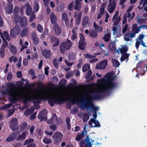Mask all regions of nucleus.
<instances>
[{"mask_svg": "<svg viewBox=\"0 0 147 147\" xmlns=\"http://www.w3.org/2000/svg\"><path fill=\"white\" fill-rule=\"evenodd\" d=\"M18 134L17 132H13L11 133L7 138L6 141L7 142H10L14 140Z\"/></svg>", "mask_w": 147, "mask_h": 147, "instance_id": "nucleus-18", "label": "nucleus"}, {"mask_svg": "<svg viewBox=\"0 0 147 147\" xmlns=\"http://www.w3.org/2000/svg\"><path fill=\"white\" fill-rule=\"evenodd\" d=\"M3 35L2 36L4 38H5L3 37V35L5 37V38L7 40H10V37H9V35L8 33L7 32H6V31H4L3 32V35L2 34H1V35ZM1 36H1V37L2 38Z\"/></svg>", "mask_w": 147, "mask_h": 147, "instance_id": "nucleus-46", "label": "nucleus"}, {"mask_svg": "<svg viewBox=\"0 0 147 147\" xmlns=\"http://www.w3.org/2000/svg\"><path fill=\"white\" fill-rule=\"evenodd\" d=\"M138 23L141 24L145 22L146 20L142 18H141L139 17L137 18Z\"/></svg>", "mask_w": 147, "mask_h": 147, "instance_id": "nucleus-48", "label": "nucleus"}, {"mask_svg": "<svg viewBox=\"0 0 147 147\" xmlns=\"http://www.w3.org/2000/svg\"><path fill=\"white\" fill-rule=\"evenodd\" d=\"M134 15V13L133 12L131 13L129 12H127V13L125 14V18H128V21H130L133 18Z\"/></svg>", "mask_w": 147, "mask_h": 147, "instance_id": "nucleus-33", "label": "nucleus"}, {"mask_svg": "<svg viewBox=\"0 0 147 147\" xmlns=\"http://www.w3.org/2000/svg\"><path fill=\"white\" fill-rule=\"evenodd\" d=\"M42 54L44 57L46 58H50L51 55V52L49 50H45L42 51Z\"/></svg>", "mask_w": 147, "mask_h": 147, "instance_id": "nucleus-25", "label": "nucleus"}, {"mask_svg": "<svg viewBox=\"0 0 147 147\" xmlns=\"http://www.w3.org/2000/svg\"><path fill=\"white\" fill-rule=\"evenodd\" d=\"M36 18V17L35 15L32 13L30 17V19L29 20V22H32Z\"/></svg>", "mask_w": 147, "mask_h": 147, "instance_id": "nucleus-54", "label": "nucleus"}, {"mask_svg": "<svg viewBox=\"0 0 147 147\" xmlns=\"http://www.w3.org/2000/svg\"><path fill=\"white\" fill-rule=\"evenodd\" d=\"M9 127L13 131L16 130L18 128V120L16 118L11 119L9 122Z\"/></svg>", "mask_w": 147, "mask_h": 147, "instance_id": "nucleus-6", "label": "nucleus"}, {"mask_svg": "<svg viewBox=\"0 0 147 147\" xmlns=\"http://www.w3.org/2000/svg\"><path fill=\"white\" fill-rule=\"evenodd\" d=\"M27 20L25 17L21 18L20 20V26L22 27H26L27 25Z\"/></svg>", "mask_w": 147, "mask_h": 147, "instance_id": "nucleus-24", "label": "nucleus"}, {"mask_svg": "<svg viewBox=\"0 0 147 147\" xmlns=\"http://www.w3.org/2000/svg\"><path fill=\"white\" fill-rule=\"evenodd\" d=\"M144 37L145 35L142 34H140L136 38L135 47L137 49H138L139 48V45H141V44L143 42V39L144 38Z\"/></svg>", "mask_w": 147, "mask_h": 147, "instance_id": "nucleus-9", "label": "nucleus"}, {"mask_svg": "<svg viewBox=\"0 0 147 147\" xmlns=\"http://www.w3.org/2000/svg\"><path fill=\"white\" fill-rule=\"evenodd\" d=\"M50 18L51 20V22L52 24L55 25V24H57L56 22L57 20V18L54 13H51Z\"/></svg>", "mask_w": 147, "mask_h": 147, "instance_id": "nucleus-27", "label": "nucleus"}, {"mask_svg": "<svg viewBox=\"0 0 147 147\" xmlns=\"http://www.w3.org/2000/svg\"><path fill=\"white\" fill-rule=\"evenodd\" d=\"M47 122L49 124L55 123L56 125H58L61 123L62 121L61 120L57 119L56 115L54 114L52 115L51 118L47 121Z\"/></svg>", "mask_w": 147, "mask_h": 147, "instance_id": "nucleus-5", "label": "nucleus"}, {"mask_svg": "<svg viewBox=\"0 0 147 147\" xmlns=\"http://www.w3.org/2000/svg\"><path fill=\"white\" fill-rule=\"evenodd\" d=\"M90 69V65L88 64L84 65L82 67V71L86 72Z\"/></svg>", "mask_w": 147, "mask_h": 147, "instance_id": "nucleus-42", "label": "nucleus"}, {"mask_svg": "<svg viewBox=\"0 0 147 147\" xmlns=\"http://www.w3.org/2000/svg\"><path fill=\"white\" fill-rule=\"evenodd\" d=\"M9 48L11 52L13 54H16L17 52V50L16 47H14L11 44H9Z\"/></svg>", "mask_w": 147, "mask_h": 147, "instance_id": "nucleus-32", "label": "nucleus"}, {"mask_svg": "<svg viewBox=\"0 0 147 147\" xmlns=\"http://www.w3.org/2000/svg\"><path fill=\"white\" fill-rule=\"evenodd\" d=\"M112 27V31L114 35L118 36L120 35L121 29V28L117 25H114Z\"/></svg>", "mask_w": 147, "mask_h": 147, "instance_id": "nucleus-12", "label": "nucleus"}, {"mask_svg": "<svg viewBox=\"0 0 147 147\" xmlns=\"http://www.w3.org/2000/svg\"><path fill=\"white\" fill-rule=\"evenodd\" d=\"M61 20L65 22L67 26H68V23H69V21L68 15L66 13L64 12L62 14Z\"/></svg>", "mask_w": 147, "mask_h": 147, "instance_id": "nucleus-20", "label": "nucleus"}, {"mask_svg": "<svg viewBox=\"0 0 147 147\" xmlns=\"http://www.w3.org/2000/svg\"><path fill=\"white\" fill-rule=\"evenodd\" d=\"M89 124L91 127L100 126L99 122L94 119H91L89 121Z\"/></svg>", "mask_w": 147, "mask_h": 147, "instance_id": "nucleus-13", "label": "nucleus"}, {"mask_svg": "<svg viewBox=\"0 0 147 147\" xmlns=\"http://www.w3.org/2000/svg\"><path fill=\"white\" fill-rule=\"evenodd\" d=\"M33 142V139H29L27 140L24 142V145H26L28 144H29L30 143Z\"/></svg>", "mask_w": 147, "mask_h": 147, "instance_id": "nucleus-59", "label": "nucleus"}, {"mask_svg": "<svg viewBox=\"0 0 147 147\" xmlns=\"http://www.w3.org/2000/svg\"><path fill=\"white\" fill-rule=\"evenodd\" d=\"M43 141L44 143L48 144L51 143L52 142V140L48 138L45 137L43 139Z\"/></svg>", "mask_w": 147, "mask_h": 147, "instance_id": "nucleus-44", "label": "nucleus"}, {"mask_svg": "<svg viewBox=\"0 0 147 147\" xmlns=\"http://www.w3.org/2000/svg\"><path fill=\"white\" fill-rule=\"evenodd\" d=\"M34 110L33 108L28 109L25 112L24 114L26 116H28L32 113L34 111Z\"/></svg>", "mask_w": 147, "mask_h": 147, "instance_id": "nucleus-35", "label": "nucleus"}, {"mask_svg": "<svg viewBox=\"0 0 147 147\" xmlns=\"http://www.w3.org/2000/svg\"><path fill=\"white\" fill-rule=\"evenodd\" d=\"M116 3L115 2H113L109 3L108 6L107 10L110 13H112L115 10V8Z\"/></svg>", "mask_w": 147, "mask_h": 147, "instance_id": "nucleus-16", "label": "nucleus"}, {"mask_svg": "<svg viewBox=\"0 0 147 147\" xmlns=\"http://www.w3.org/2000/svg\"><path fill=\"white\" fill-rule=\"evenodd\" d=\"M37 29L38 31L40 33L42 32L43 31V27L39 24L38 25Z\"/></svg>", "mask_w": 147, "mask_h": 147, "instance_id": "nucleus-50", "label": "nucleus"}, {"mask_svg": "<svg viewBox=\"0 0 147 147\" xmlns=\"http://www.w3.org/2000/svg\"><path fill=\"white\" fill-rule=\"evenodd\" d=\"M66 82V80L65 79H63L61 80L60 82V84L61 86H63L65 85Z\"/></svg>", "mask_w": 147, "mask_h": 147, "instance_id": "nucleus-64", "label": "nucleus"}, {"mask_svg": "<svg viewBox=\"0 0 147 147\" xmlns=\"http://www.w3.org/2000/svg\"><path fill=\"white\" fill-rule=\"evenodd\" d=\"M85 56L86 58L90 59L94 58L95 57V56L91 55L90 54H85Z\"/></svg>", "mask_w": 147, "mask_h": 147, "instance_id": "nucleus-62", "label": "nucleus"}, {"mask_svg": "<svg viewBox=\"0 0 147 147\" xmlns=\"http://www.w3.org/2000/svg\"><path fill=\"white\" fill-rule=\"evenodd\" d=\"M129 54L125 53L123 54L121 56L120 58V61H123L125 59H127L129 57Z\"/></svg>", "mask_w": 147, "mask_h": 147, "instance_id": "nucleus-41", "label": "nucleus"}, {"mask_svg": "<svg viewBox=\"0 0 147 147\" xmlns=\"http://www.w3.org/2000/svg\"><path fill=\"white\" fill-rule=\"evenodd\" d=\"M80 118H82L83 121L85 122L88 120L89 118V116L87 113H81L78 115Z\"/></svg>", "mask_w": 147, "mask_h": 147, "instance_id": "nucleus-26", "label": "nucleus"}, {"mask_svg": "<svg viewBox=\"0 0 147 147\" xmlns=\"http://www.w3.org/2000/svg\"><path fill=\"white\" fill-rule=\"evenodd\" d=\"M53 28L55 32V34L56 35H59L61 32V28L57 24H55L53 25Z\"/></svg>", "mask_w": 147, "mask_h": 147, "instance_id": "nucleus-21", "label": "nucleus"}, {"mask_svg": "<svg viewBox=\"0 0 147 147\" xmlns=\"http://www.w3.org/2000/svg\"><path fill=\"white\" fill-rule=\"evenodd\" d=\"M29 32V29L26 28L23 29L20 34V36L21 37L27 36Z\"/></svg>", "mask_w": 147, "mask_h": 147, "instance_id": "nucleus-28", "label": "nucleus"}, {"mask_svg": "<svg viewBox=\"0 0 147 147\" xmlns=\"http://www.w3.org/2000/svg\"><path fill=\"white\" fill-rule=\"evenodd\" d=\"M126 44L127 43L124 45H121V48H118L117 50V52L122 54L126 52L128 50V47L126 45Z\"/></svg>", "mask_w": 147, "mask_h": 147, "instance_id": "nucleus-15", "label": "nucleus"}, {"mask_svg": "<svg viewBox=\"0 0 147 147\" xmlns=\"http://www.w3.org/2000/svg\"><path fill=\"white\" fill-rule=\"evenodd\" d=\"M137 26V24H133L132 26L131 31L133 32L135 34L138 33L141 30L140 26L138 27Z\"/></svg>", "mask_w": 147, "mask_h": 147, "instance_id": "nucleus-23", "label": "nucleus"}, {"mask_svg": "<svg viewBox=\"0 0 147 147\" xmlns=\"http://www.w3.org/2000/svg\"><path fill=\"white\" fill-rule=\"evenodd\" d=\"M104 11H102V10H100L99 13L97 15V19H99L103 15Z\"/></svg>", "mask_w": 147, "mask_h": 147, "instance_id": "nucleus-55", "label": "nucleus"}, {"mask_svg": "<svg viewBox=\"0 0 147 147\" xmlns=\"http://www.w3.org/2000/svg\"><path fill=\"white\" fill-rule=\"evenodd\" d=\"M82 16V12L80 11L78 12L75 11L74 13V17L76 19H81Z\"/></svg>", "mask_w": 147, "mask_h": 147, "instance_id": "nucleus-34", "label": "nucleus"}, {"mask_svg": "<svg viewBox=\"0 0 147 147\" xmlns=\"http://www.w3.org/2000/svg\"><path fill=\"white\" fill-rule=\"evenodd\" d=\"M108 61L105 60L97 64L96 66V69H103L107 66Z\"/></svg>", "mask_w": 147, "mask_h": 147, "instance_id": "nucleus-8", "label": "nucleus"}, {"mask_svg": "<svg viewBox=\"0 0 147 147\" xmlns=\"http://www.w3.org/2000/svg\"><path fill=\"white\" fill-rule=\"evenodd\" d=\"M97 34L93 31L90 32V36L92 37L96 38L97 37Z\"/></svg>", "mask_w": 147, "mask_h": 147, "instance_id": "nucleus-60", "label": "nucleus"}, {"mask_svg": "<svg viewBox=\"0 0 147 147\" xmlns=\"http://www.w3.org/2000/svg\"><path fill=\"white\" fill-rule=\"evenodd\" d=\"M89 18L87 16H85L82 20V26L83 27H86L88 24Z\"/></svg>", "mask_w": 147, "mask_h": 147, "instance_id": "nucleus-30", "label": "nucleus"}, {"mask_svg": "<svg viewBox=\"0 0 147 147\" xmlns=\"http://www.w3.org/2000/svg\"><path fill=\"white\" fill-rule=\"evenodd\" d=\"M143 3L144 5L147 3V0H141L139 5L138 6V8L139 9H141L142 8V4Z\"/></svg>", "mask_w": 147, "mask_h": 147, "instance_id": "nucleus-43", "label": "nucleus"}, {"mask_svg": "<svg viewBox=\"0 0 147 147\" xmlns=\"http://www.w3.org/2000/svg\"><path fill=\"white\" fill-rule=\"evenodd\" d=\"M27 132L26 131H24L21 135H19L17 138L18 140H23L25 139Z\"/></svg>", "mask_w": 147, "mask_h": 147, "instance_id": "nucleus-31", "label": "nucleus"}, {"mask_svg": "<svg viewBox=\"0 0 147 147\" xmlns=\"http://www.w3.org/2000/svg\"><path fill=\"white\" fill-rule=\"evenodd\" d=\"M20 32V28L19 25H16L13 28L11 29L10 32L11 36L13 38H15L17 35Z\"/></svg>", "mask_w": 147, "mask_h": 147, "instance_id": "nucleus-4", "label": "nucleus"}, {"mask_svg": "<svg viewBox=\"0 0 147 147\" xmlns=\"http://www.w3.org/2000/svg\"><path fill=\"white\" fill-rule=\"evenodd\" d=\"M109 48L110 51H114L116 49L115 43L113 42H111L109 44Z\"/></svg>", "mask_w": 147, "mask_h": 147, "instance_id": "nucleus-38", "label": "nucleus"}, {"mask_svg": "<svg viewBox=\"0 0 147 147\" xmlns=\"http://www.w3.org/2000/svg\"><path fill=\"white\" fill-rule=\"evenodd\" d=\"M51 42L53 44V47L57 46L59 43V40L57 38L54 36H52L51 38Z\"/></svg>", "mask_w": 147, "mask_h": 147, "instance_id": "nucleus-22", "label": "nucleus"}, {"mask_svg": "<svg viewBox=\"0 0 147 147\" xmlns=\"http://www.w3.org/2000/svg\"><path fill=\"white\" fill-rule=\"evenodd\" d=\"M81 0H76V5L74 7L75 9L79 11L80 9L81 5L80 3Z\"/></svg>", "mask_w": 147, "mask_h": 147, "instance_id": "nucleus-29", "label": "nucleus"}, {"mask_svg": "<svg viewBox=\"0 0 147 147\" xmlns=\"http://www.w3.org/2000/svg\"><path fill=\"white\" fill-rule=\"evenodd\" d=\"M63 135L62 133L60 132H56L55 133L52 137L53 139L54 143L57 145L59 142L62 140Z\"/></svg>", "mask_w": 147, "mask_h": 147, "instance_id": "nucleus-3", "label": "nucleus"}, {"mask_svg": "<svg viewBox=\"0 0 147 147\" xmlns=\"http://www.w3.org/2000/svg\"><path fill=\"white\" fill-rule=\"evenodd\" d=\"M123 38L124 40L127 42L131 40V38L129 37L127 32H126Z\"/></svg>", "mask_w": 147, "mask_h": 147, "instance_id": "nucleus-45", "label": "nucleus"}, {"mask_svg": "<svg viewBox=\"0 0 147 147\" xmlns=\"http://www.w3.org/2000/svg\"><path fill=\"white\" fill-rule=\"evenodd\" d=\"M12 105V104H6L4 106H3L2 108V109H6L9 108L11 107Z\"/></svg>", "mask_w": 147, "mask_h": 147, "instance_id": "nucleus-61", "label": "nucleus"}, {"mask_svg": "<svg viewBox=\"0 0 147 147\" xmlns=\"http://www.w3.org/2000/svg\"><path fill=\"white\" fill-rule=\"evenodd\" d=\"M77 33L74 31V30H72V34L71 37V39L73 40L76 38H77Z\"/></svg>", "mask_w": 147, "mask_h": 147, "instance_id": "nucleus-49", "label": "nucleus"}, {"mask_svg": "<svg viewBox=\"0 0 147 147\" xmlns=\"http://www.w3.org/2000/svg\"><path fill=\"white\" fill-rule=\"evenodd\" d=\"M13 10V6L11 3L8 4L6 7L5 11V13L7 14L11 13Z\"/></svg>", "mask_w": 147, "mask_h": 147, "instance_id": "nucleus-17", "label": "nucleus"}, {"mask_svg": "<svg viewBox=\"0 0 147 147\" xmlns=\"http://www.w3.org/2000/svg\"><path fill=\"white\" fill-rule=\"evenodd\" d=\"M128 25L126 24L122 28V32L123 34L125 33L127 31L128 28Z\"/></svg>", "mask_w": 147, "mask_h": 147, "instance_id": "nucleus-58", "label": "nucleus"}, {"mask_svg": "<svg viewBox=\"0 0 147 147\" xmlns=\"http://www.w3.org/2000/svg\"><path fill=\"white\" fill-rule=\"evenodd\" d=\"M32 38L33 43L35 45H37L39 42L38 38L37 37L36 34L35 32H33L32 33Z\"/></svg>", "mask_w": 147, "mask_h": 147, "instance_id": "nucleus-19", "label": "nucleus"}, {"mask_svg": "<svg viewBox=\"0 0 147 147\" xmlns=\"http://www.w3.org/2000/svg\"><path fill=\"white\" fill-rule=\"evenodd\" d=\"M1 36L3 40V42L0 49V54L1 57L3 58L5 55L4 50L6 46L7 45V43L5 38L2 36L3 35H2Z\"/></svg>", "mask_w": 147, "mask_h": 147, "instance_id": "nucleus-10", "label": "nucleus"}, {"mask_svg": "<svg viewBox=\"0 0 147 147\" xmlns=\"http://www.w3.org/2000/svg\"><path fill=\"white\" fill-rule=\"evenodd\" d=\"M128 34L131 38H134L136 36V34L133 32H127Z\"/></svg>", "mask_w": 147, "mask_h": 147, "instance_id": "nucleus-57", "label": "nucleus"}, {"mask_svg": "<svg viewBox=\"0 0 147 147\" xmlns=\"http://www.w3.org/2000/svg\"><path fill=\"white\" fill-rule=\"evenodd\" d=\"M21 18H20L19 16L17 15H16L14 16V21L16 23H17L18 21L20 20Z\"/></svg>", "mask_w": 147, "mask_h": 147, "instance_id": "nucleus-53", "label": "nucleus"}, {"mask_svg": "<svg viewBox=\"0 0 147 147\" xmlns=\"http://www.w3.org/2000/svg\"><path fill=\"white\" fill-rule=\"evenodd\" d=\"M128 34L131 38H134L136 36V34L133 32H127Z\"/></svg>", "mask_w": 147, "mask_h": 147, "instance_id": "nucleus-56", "label": "nucleus"}, {"mask_svg": "<svg viewBox=\"0 0 147 147\" xmlns=\"http://www.w3.org/2000/svg\"><path fill=\"white\" fill-rule=\"evenodd\" d=\"M83 135L82 134H79L75 138V140L78 141H80L83 138Z\"/></svg>", "mask_w": 147, "mask_h": 147, "instance_id": "nucleus-51", "label": "nucleus"}, {"mask_svg": "<svg viewBox=\"0 0 147 147\" xmlns=\"http://www.w3.org/2000/svg\"><path fill=\"white\" fill-rule=\"evenodd\" d=\"M93 25L94 28L97 30L98 32H100L102 31L103 30L102 27L99 26L97 25L95 22H94Z\"/></svg>", "mask_w": 147, "mask_h": 147, "instance_id": "nucleus-36", "label": "nucleus"}, {"mask_svg": "<svg viewBox=\"0 0 147 147\" xmlns=\"http://www.w3.org/2000/svg\"><path fill=\"white\" fill-rule=\"evenodd\" d=\"M72 43L69 40H67L62 43L60 46V50L62 53H64L66 50L70 49L72 46Z\"/></svg>", "mask_w": 147, "mask_h": 147, "instance_id": "nucleus-2", "label": "nucleus"}, {"mask_svg": "<svg viewBox=\"0 0 147 147\" xmlns=\"http://www.w3.org/2000/svg\"><path fill=\"white\" fill-rule=\"evenodd\" d=\"M119 13L116 11L112 18V21L113 22V25H117L120 20V18L118 17Z\"/></svg>", "mask_w": 147, "mask_h": 147, "instance_id": "nucleus-14", "label": "nucleus"}, {"mask_svg": "<svg viewBox=\"0 0 147 147\" xmlns=\"http://www.w3.org/2000/svg\"><path fill=\"white\" fill-rule=\"evenodd\" d=\"M32 60H33L35 59H37L38 57V54L36 53H35L32 55Z\"/></svg>", "mask_w": 147, "mask_h": 147, "instance_id": "nucleus-63", "label": "nucleus"}, {"mask_svg": "<svg viewBox=\"0 0 147 147\" xmlns=\"http://www.w3.org/2000/svg\"><path fill=\"white\" fill-rule=\"evenodd\" d=\"M7 86L8 89L2 92V94L9 95L13 101L23 100V103L25 104L28 101L42 98L48 100L49 103L52 106L54 103L60 104L67 100V92L64 95L59 90L51 91L37 88L32 90V94L29 95L25 90H19L13 83H9Z\"/></svg>", "mask_w": 147, "mask_h": 147, "instance_id": "nucleus-1", "label": "nucleus"}, {"mask_svg": "<svg viewBox=\"0 0 147 147\" xmlns=\"http://www.w3.org/2000/svg\"><path fill=\"white\" fill-rule=\"evenodd\" d=\"M47 114V111L45 109L43 110L38 114V118L39 119H40L41 121H45L47 119L46 117Z\"/></svg>", "mask_w": 147, "mask_h": 147, "instance_id": "nucleus-11", "label": "nucleus"}, {"mask_svg": "<svg viewBox=\"0 0 147 147\" xmlns=\"http://www.w3.org/2000/svg\"><path fill=\"white\" fill-rule=\"evenodd\" d=\"M112 62L113 66L116 67H118L120 65L119 61L116 59H113Z\"/></svg>", "mask_w": 147, "mask_h": 147, "instance_id": "nucleus-39", "label": "nucleus"}, {"mask_svg": "<svg viewBox=\"0 0 147 147\" xmlns=\"http://www.w3.org/2000/svg\"><path fill=\"white\" fill-rule=\"evenodd\" d=\"M39 9V5L38 2H35L33 8V11L35 12H36L38 11Z\"/></svg>", "mask_w": 147, "mask_h": 147, "instance_id": "nucleus-40", "label": "nucleus"}, {"mask_svg": "<svg viewBox=\"0 0 147 147\" xmlns=\"http://www.w3.org/2000/svg\"><path fill=\"white\" fill-rule=\"evenodd\" d=\"M76 57V55L75 53H70L69 56V59L70 60H72L75 59Z\"/></svg>", "mask_w": 147, "mask_h": 147, "instance_id": "nucleus-47", "label": "nucleus"}, {"mask_svg": "<svg viewBox=\"0 0 147 147\" xmlns=\"http://www.w3.org/2000/svg\"><path fill=\"white\" fill-rule=\"evenodd\" d=\"M86 46V43L85 42L79 41V48L81 50H83L85 49Z\"/></svg>", "mask_w": 147, "mask_h": 147, "instance_id": "nucleus-37", "label": "nucleus"}, {"mask_svg": "<svg viewBox=\"0 0 147 147\" xmlns=\"http://www.w3.org/2000/svg\"><path fill=\"white\" fill-rule=\"evenodd\" d=\"M110 35L109 34H107L105 35L104 38V40L106 41H108L110 39Z\"/></svg>", "mask_w": 147, "mask_h": 147, "instance_id": "nucleus-52", "label": "nucleus"}, {"mask_svg": "<svg viewBox=\"0 0 147 147\" xmlns=\"http://www.w3.org/2000/svg\"><path fill=\"white\" fill-rule=\"evenodd\" d=\"M25 9H26V15L28 16L30 15L32 11V9L31 6L29 3H26L24 6H23L21 7V12L22 13L24 12Z\"/></svg>", "mask_w": 147, "mask_h": 147, "instance_id": "nucleus-7", "label": "nucleus"}]
</instances>
